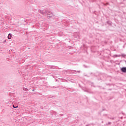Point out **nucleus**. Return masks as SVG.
I'll use <instances>...</instances> for the list:
<instances>
[{"instance_id": "1", "label": "nucleus", "mask_w": 126, "mask_h": 126, "mask_svg": "<svg viewBox=\"0 0 126 126\" xmlns=\"http://www.w3.org/2000/svg\"><path fill=\"white\" fill-rule=\"evenodd\" d=\"M121 70L122 72H125V73H126V67H122L121 68Z\"/></svg>"}, {"instance_id": "2", "label": "nucleus", "mask_w": 126, "mask_h": 126, "mask_svg": "<svg viewBox=\"0 0 126 126\" xmlns=\"http://www.w3.org/2000/svg\"><path fill=\"white\" fill-rule=\"evenodd\" d=\"M8 39H11V34L9 33L8 35Z\"/></svg>"}, {"instance_id": "3", "label": "nucleus", "mask_w": 126, "mask_h": 126, "mask_svg": "<svg viewBox=\"0 0 126 126\" xmlns=\"http://www.w3.org/2000/svg\"><path fill=\"white\" fill-rule=\"evenodd\" d=\"M13 108H18V106H16V107H15L14 105H13Z\"/></svg>"}, {"instance_id": "4", "label": "nucleus", "mask_w": 126, "mask_h": 126, "mask_svg": "<svg viewBox=\"0 0 126 126\" xmlns=\"http://www.w3.org/2000/svg\"><path fill=\"white\" fill-rule=\"evenodd\" d=\"M6 40H4V41H3V43H6Z\"/></svg>"}]
</instances>
